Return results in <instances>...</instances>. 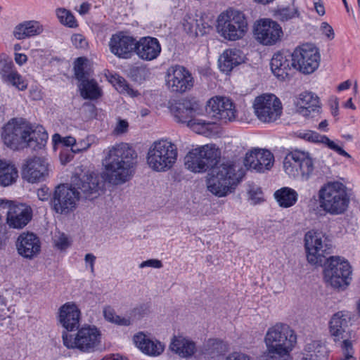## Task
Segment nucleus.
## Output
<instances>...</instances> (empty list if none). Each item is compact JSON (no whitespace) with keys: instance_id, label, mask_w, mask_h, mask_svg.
I'll use <instances>...</instances> for the list:
<instances>
[{"instance_id":"f257e3e1","label":"nucleus","mask_w":360,"mask_h":360,"mask_svg":"<svg viewBox=\"0 0 360 360\" xmlns=\"http://www.w3.org/2000/svg\"><path fill=\"white\" fill-rule=\"evenodd\" d=\"M103 165L105 179L114 185L128 181L134 175L137 153L127 143H120L108 147L105 151Z\"/></svg>"},{"instance_id":"f03ea898","label":"nucleus","mask_w":360,"mask_h":360,"mask_svg":"<svg viewBox=\"0 0 360 360\" xmlns=\"http://www.w3.org/2000/svg\"><path fill=\"white\" fill-rule=\"evenodd\" d=\"M242 179L231 161L222 162L213 168L207 181V190L218 197H224L234 191Z\"/></svg>"},{"instance_id":"7ed1b4c3","label":"nucleus","mask_w":360,"mask_h":360,"mask_svg":"<svg viewBox=\"0 0 360 360\" xmlns=\"http://www.w3.org/2000/svg\"><path fill=\"white\" fill-rule=\"evenodd\" d=\"M318 196L320 207L331 215L345 213L350 202L347 187L339 181L324 184L319 191Z\"/></svg>"},{"instance_id":"20e7f679","label":"nucleus","mask_w":360,"mask_h":360,"mask_svg":"<svg viewBox=\"0 0 360 360\" xmlns=\"http://www.w3.org/2000/svg\"><path fill=\"white\" fill-rule=\"evenodd\" d=\"M171 111L176 122L186 124L198 134L208 135L212 131L213 122L202 118L201 110L189 100L182 99L176 102Z\"/></svg>"},{"instance_id":"39448f33","label":"nucleus","mask_w":360,"mask_h":360,"mask_svg":"<svg viewBox=\"0 0 360 360\" xmlns=\"http://www.w3.org/2000/svg\"><path fill=\"white\" fill-rule=\"evenodd\" d=\"M177 158L176 145L168 139H160L150 146L146 155V162L153 171L165 172L173 168Z\"/></svg>"},{"instance_id":"423d86ee","label":"nucleus","mask_w":360,"mask_h":360,"mask_svg":"<svg viewBox=\"0 0 360 360\" xmlns=\"http://www.w3.org/2000/svg\"><path fill=\"white\" fill-rule=\"evenodd\" d=\"M264 342L267 354L291 352L297 342V335L289 325L278 322L267 329Z\"/></svg>"},{"instance_id":"0eeeda50","label":"nucleus","mask_w":360,"mask_h":360,"mask_svg":"<svg viewBox=\"0 0 360 360\" xmlns=\"http://www.w3.org/2000/svg\"><path fill=\"white\" fill-rule=\"evenodd\" d=\"M323 278L332 288L345 290L352 280L350 264L340 257H330L324 262Z\"/></svg>"},{"instance_id":"6e6552de","label":"nucleus","mask_w":360,"mask_h":360,"mask_svg":"<svg viewBox=\"0 0 360 360\" xmlns=\"http://www.w3.org/2000/svg\"><path fill=\"white\" fill-rule=\"evenodd\" d=\"M283 163L284 171L288 175L294 178L300 176L304 181L309 180L315 169L311 154L299 149L289 152Z\"/></svg>"},{"instance_id":"1a4fd4ad","label":"nucleus","mask_w":360,"mask_h":360,"mask_svg":"<svg viewBox=\"0 0 360 360\" xmlns=\"http://www.w3.org/2000/svg\"><path fill=\"white\" fill-rule=\"evenodd\" d=\"M220 151L212 145H205L188 151L184 158L185 167L195 173L213 168L219 162Z\"/></svg>"},{"instance_id":"9d476101","label":"nucleus","mask_w":360,"mask_h":360,"mask_svg":"<svg viewBox=\"0 0 360 360\" xmlns=\"http://www.w3.org/2000/svg\"><path fill=\"white\" fill-rule=\"evenodd\" d=\"M101 334L95 326L81 328L73 338L72 335L63 333L64 345L69 349L77 348L85 352H91L97 349L101 343Z\"/></svg>"},{"instance_id":"9b49d317","label":"nucleus","mask_w":360,"mask_h":360,"mask_svg":"<svg viewBox=\"0 0 360 360\" xmlns=\"http://www.w3.org/2000/svg\"><path fill=\"white\" fill-rule=\"evenodd\" d=\"M252 106L255 115L264 123L276 122L283 112L280 99L273 94H262L257 96Z\"/></svg>"},{"instance_id":"f8f14e48","label":"nucleus","mask_w":360,"mask_h":360,"mask_svg":"<svg viewBox=\"0 0 360 360\" xmlns=\"http://www.w3.org/2000/svg\"><path fill=\"white\" fill-rule=\"evenodd\" d=\"M291 56L293 68L305 75L313 73L320 64L319 49L311 44H304L297 46L291 53Z\"/></svg>"},{"instance_id":"ddd939ff","label":"nucleus","mask_w":360,"mask_h":360,"mask_svg":"<svg viewBox=\"0 0 360 360\" xmlns=\"http://www.w3.org/2000/svg\"><path fill=\"white\" fill-rule=\"evenodd\" d=\"M304 246L307 261L314 265L321 266L326 255L330 254V245L321 233L313 230L307 232L304 236Z\"/></svg>"},{"instance_id":"4468645a","label":"nucleus","mask_w":360,"mask_h":360,"mask_svg":"<svg viewBox=\"0 0 360 360\" xmlns=\"http://www.w3.org/2000/svg\"><path fill=\"white\" fill-rule=\"evenodd\" d=\"M80 193L75 188L64 184L58 186L53 193V206L57 213L67 214L73 212L80 198Z\"/></svg>"},{"instance_id":"2eb2a0df","label":"nucleus","mask_w":360,"mask_h":360,"mask_svg":"<svg viewBox=\"0 0 360 360\" xmlns=\"http://www.w3.org/2000/svg\"><path fill=\"white\" fill-rule=\"evenodd\" d=\"M206 111L211 117L224 122L234 121L237 117L234 103L226 97L216 96L210 98Z\"/></svg>"},{"instance_id":"dca6fc26","label":"nucleus","mask_w":360,"mask_h":360,"mask_svg":"<svg viewBox=\"0 0 360 360\" xmlns=\"http://www.w3.org/2000/svg\"><path fill=\"white\" fill-rule=\"evenodd\" d=\"M27 122L22 119L13 118L3 128L1 136L4 143L11 148L16 149L24 144L27 133Z\"/></svg>"},{"instance_id":"f3484780","label":"nucleus","mask_w":360,"mask_h":360,"mask_svg":"<svg viewBox=\"0 0 360 360\" xmlns=\"http://www.w3.org/2000/svg\"><path fill=\"white\" fill-rule=\"evenodd\" d=\"M136 39L124 32H119L112 34L110 41V52L120 58H131L135 53Z\"/></svg>"},{"instance_id":"a211bd4d","label":"nucleus","mask_w":360,"mask_h":360,"mask_svg":"<svg viewBox=\"0 0 360 360\" xmlns=\"http://www.w3.org/2000/svg\"><path fill=\"white\" fill-rule=\"evenodd\" d=\"M193 78L184 67L175 65L168 70L167 84L172 91L184 93L193 86Z\"/></svg>"},{"instance_id":"6ab92c4d","label":"nucleus","mask_w":360,"mask_h":360,"mask_svg":"<svg viewBox=\"0 0 360 360\" xmlns=\"http://www.w3.org/2000/svg\"><path fill=\"white\" fill-rule=\"evenodd\" d=\"M49 164L42 157L28 158L22 167V176L30 183L44 181L49 176Z\"/></svg>"},{"instance_id":"aec40b11","label":"nucleus","mask_w":360,"mask_h":360,"mask_svg":"<svg viewBox=\"0 0 360 360\" xmlns=\"http://www.w3.org/2000/svg\"><path fill=\"white\" fill-rule=\"evenodd\" d=\"M274 157L268 150L255 148L246 153L244 165L248 169L264 172L274 165Z\"/></svg>"},{"instance_id":"412c9836","label":"nucleus","mask_w":360,"mask_h":360,"mask_svg":"<svg viewBox=\"0 0 360 360\" xmlns=\"http://www.w3.org/2000/svg\"><path fill=\"white\" fill-rule=\"evenodd\" d=\"M253 36L263 46H273L280 41L283 32L280 24H255Z\"/></svg>"},{"instance_id":"4be33fe9","label":"nucleus","mask_w":360,"mask_h":360,"mask_svg":"<svg viewBox=\"0 0 360 360\" xmlns=\"http://www.w3.org/2000/svg\"><path fill=\"white\" fill-rule=\"evenodd\" d=\"M17 252L23 258L32 259L41 251V242L39 237L30 232H23L17 238Z\"/></svg>"},{"instance_id":"5701e85b","label":"nucleus","mask_w":360,"mask_h":360,"mask_svg":"<svg viewBox=\"0 0 360 360\" xmlns=\"http://www.w3.org/2000/svg\"><path fill=\"white\" fill-rule=\"evenodd\" d=\"M160 52V44L155 37H143L136 41L135 53L143 60H153L158 57Z\"/></svg>"},{"instance_id":"b1692460","label":"nucleus","mask_w":360,"mask_h":360,"mask_svg":"<svg viewBox=\"0 0 360 360\" xmlns=\"http://www.w3.org/2000/svg\"><path fill=\"white\" fill-rule=\"evenodd\" d=\"M271 69L273 74L280 80H285L292 70V56L288 52L278 51L271 60Z\"/></svg>"},{"instance_id":"393cba45","label":"nucleus","mask_w":360,"mask_h":360,"mask_svg":"<svg viewBox=\"0 0 360 360\" xmlns=\"http://www.w3.org/2000/svg\"><path fill=\"white\" fill-rule=\"evenodd\" d=\"M31 219L32 210L29 206L20 204L9 207L7 223L10 227L22 229L28 224Z\"/></svg>"},{"instance_id":"a878e982","label":"nucleus","mask_w":360,"mask_h":360,"mask_svg":"<svg viewBox=\"0 0 360 360\" xmlns=\"http://www.w3.org/2000/svg\"><path fill=\"white\" fill-rule=\"evenodd\" d=\"M103 186L100 181L99 176L96 174H85L77 183V189L83 193L86 199L94 200L100 195V191Z\"/></svg>"},{"instance_id":"bb28decb","label":"nucleus","mask_w":360,"mask_h":360,"mask_svg":"<svg viewBox=\"0 0 360 360\" xmlns=\"http://www.w3.org/2000/svg\"><path fill=\"white\" fill-rule=\"evenodd\" d=\"M80 311L73 303H66L60 308L59 321L69 331L78 328Z\"/></svg>"},{"instance_id":"cd10ccee","label":"nucleus","mask_w":360,"mask_h":360,"mask_svg":"<svg viewBox=\"0 0 360 360\" xmlns=\"http://www.w3.org/2000/svg\"><path fill=\"white\" fill-rule=\"evenodd\" d=\"M27 133L24 144L33 150L41 149L48 139V134L41 125L33 126L27 122Z\"/></svg>"},{"instance_id":"c85d7f7f","label":"nucleus","mask_w":360,"mask_h":360,"mask_svg":"<svg viewBox=\"0 0 360 360\" xmlns=\"http://www.w3.org/2000/svg\"><path fill=\"white\" fill-rule=\"evenodd\" d=\"M349 321L350 316L348 312L338 311L333 316L329 323V330L335 341L346 338L345 333Z\"/></svg>"},{"instance_id":"c756f323","label":"nucleus","mask_w":360,"mask_h":360,"mask_svg":"<svg viewBox=\"0 0 360 360\" xmlns=\"http://www.w3.org/2000/svg\"><path fill=\"white\" fill-rule=\"evenodd\" d=\"M133 340L137 347L148 355L158 356L164 350V345L160 342L151 340L143 333L135 335Z\"/></svg>"},{"instance_id":"7c9ffc66","label":"nucleus","mask_w":360,"mask_h":360,"mask_svg":"<svg viewBox=\"0 0 360 360\" xmlns=\"http://www.w3.org/2000/svg\"><path fill=\"white\" fill-rule=\"evenodd\" d=\"M297 106L300 114L309 116L311 112L319 111V98L311 92H303L299 95Z\"/></svg>"},{"instance_id":"2f4dec72","label":"nucleus","mask_w":360,"mask_h":360,"mask_svg":"<svg viewBox=\"0 0 360 360\" xmlns=\"http://www.w3.org/2000/svg\"><path fill=\"white\" fill-rule=\"evenodd\" d=\"M298 136L309 141L314 143H322L327 146L328 148L334 150L342 156L348 158L351 157L345 150H343L340 146L337 145L334 141L329 139V138L325 135H321L317 132L308 131L300 132Z\"/></svg>"},{"instance_id":"473e14b6","label":"nucleus","mask_w":360,"mask_h":360,"mask_svg":"<svg viewBox=\"0 0 360 360\" xmlns=\"http://www.w3.org/2000/svg\"><path fill=\"white\" fill-rule=\"evenodd\" d=\"M248 24H217V30L224 39L236 41L241 39L248 31Z\"/></svg>"},{"instance_id":"72a5a7b5","label":"nucleus","mask_w":360,"mask_h":360,"mask_svg":"<svg viewBox=\"0 0 360 360\" xmlns=\"http://www.w3.org/2000/svg\"><path fill=\"white\" fill-rule=\"evenodd\" d=\"M242 61L240 51L236 49H230L225 50L220 56L219 65L222 72L229 73Z\"/></svg>"},{"instance_id":"f704fd0d","label":"nucleus","mask_w":360,"mask_h":360,"mask_svg":"<svg viewBox=\"0 0 360 360\" xmlns=\"http://www.w3.org/2000/svg\"><path fill=\"white\" fill-rule=\"evenodd\" d=\"M169 347L176 354L185 358L191 356L196 350L195 345L193 341L181 336H174Z\"/></svg>"},{"instance_id":"c9c22d12","label":"nucleus","mask_w":360,"mask_h":360,"mask_svg":"<svg viewBox=\"0 0 360 360\" xmlns=\"http://www.w3.org/2000/svg\"><path fill=\"white\" fill-rule=\"evenodd\" d=\"M78 87L84 99L97 100L102 96V89L94 79H85L79 82Z\"/></svg>"},{"instance_id":"e433bc0d","label":"nucleus","mask_w":360,"mask_h":360,"mask_svg":"<svg viewBox=\"0 0 360 360\" xmlns=\"http://www.w3.org/2000/svg\"><path fill=\"white\" fill-rule=\"evenodd\" d=\"M305 353L302 360H327L328 349L324 343L321 341H312L304 348Z\"/></svg>"},{"instance_id":"4c0bfd02","label":"nucleus","mask_w":360,"mask_h":360,"mask_svg":"<svg viewBox=\"0 0 360 360\" xmlns=\"http://www.w3.org/2000/svg\"><path fill=\"white\" fill-rule=\"evenodd\" d=\"M229 349L228 345L219 339H209L202 347V354L210 358L224 354Z\"/></svg>"},{"instance_id":"58836bf2","label":"nucleus","mask_w":360,"mask_h":360,"mask_svg":"<svg viewBox=\"0 0 360 360\" xmlns=\"http://www.w3.org/2000/svg\"><path fill=\"white\" fill-rule=\"evenodd\" d=\"M18 177L17 168L11 162L0 160V185L8 186Z\"/></svg>"},{"instance_id":"ea45409f","label":"nucleus","mask_w":360,"mask_h":360,"mask_svg":"<svg viewBox=\"0 0 360 360\" xmlns=\"http://www.w3.org/2000/svg\"><path fill=\"white\" fill-rule=\"evenodd\" d=\"M274 197L282 207H290L294 205L298 199V193L289 187H283L274 193Z\"/></svg>"},{"instance_id":"a19ab883","label":"nucleus","mask_w":360,"mask_h":360,"mask_svg":"<svg viewBox=\"0 0 360 360\" xmlns=\"http://www.w3.org/2000/svg\"><path fill=\"white\" fill-rule=\"evenodd\" d=\"M43 32V27L40 24H18L13 32V34L18 39L39 34Z\"/></svg>"},{"instance_id":"79ce46f5","label":"nucleus","mask_w":360,"mask_h":360,"mask_svg":"<svg viewBox=\"0 0 360 360\" xmlns=\"http://www.w3.org/2000/svg\"><path fill=\"white\" fill-rule=\"evenodd\" d=\"M246 17L243 11L233 7H229L221 12L216 22H245Z\"/></svg>"},{"instance_id":"37998d69","label":"nucleus","mask_w":360,"mask_h":360,"mask_svg":"<svg viewBox=\"0 0 360 360\" xmlns=\"http://www.w3.org/2000/svg\"><path fill=\"white\" fill-rule=\"evenodd\" d=\"M103 314L105 319L110 323L122 326H129L131 325V320L129 319L117 315L114 308L110 305L103 307Z\"/></svg>"},{"instance_id":"c03bdc74","label":"nucleus","mask_w":360,"mask_h":360,"mask_svg":"<svg viewBox=\"0 0 360 360\" xmlns=\"http://www.w3.org/2000/svg\"><path fill=\"white\" fill-rule=\"evenodd\" d=\"M274 17L281 21H288L299 17L300 13L294 5L278 7L274 11Z\"/></svg>"},{"instance_id":"a18cd8bd","label":"nucleus","mask_w":360,"mask_h":360,"mask_svg":"<svg viewBox=\"0 0 360 360\" xmlns=\"http://www.w3.org/2000/svg\"><path fill=\"white\" fill-rule=\"evenodd\" d=\"M110 82L121 94H127L131 97H135L139 94L136 91L130 86L124 78L118 75H113Z\"/></svg>"},{"instance_id":"49530a36","label":"nucleus","mask_w":360,"mask_h":360,"mask_svg":"<svg viewBox=\"0 0 360 360\" xmlns=\"http://www.w3.org/2000/svg\"><path fill=\"white\" fill-rule=\"evenodd\" d=\"M184 30L193 37L203 36L210 30L208 24H183Z\"/></svg>"},{"instance_id":"de8ad7c7","label":"nucleus","mask_w":360,"mask_h":360,"mask_svg":"<svg viewBox=\"0 0 360 360\" xmlns=\"http://www.w3.org/2000/svg\"><path fill=\"white\" fill-rule=\"evenodd\" d=\"M6 82H8L20 91L25 90L28 85L27 80L25 79L17 70L13 72V74H11Z\"/></svg>"},{"instance_id":"09e8293b","label":"nucleus","mask_w":360,"mask_h":360,"mask_svg":"<svg viewBox=\"0 0 360 360\" xmlns=\"http://www.w3.org/2000/svg\"><path fill=\"white\" fill-rule=\"evenodd\" d=\"M85 62H86V59L84 58L80 57L76 60L75 63V67H74L75 75L76 79L79 81V82L89 77V73L84 70V66Z\"/></svg>"},{"instance_id":"8fccbe9b","label":"nucleus","mask_w":360,"mask_h":360,"mask_svg":"<svg viewBox=\"0 0 360 360\" xmlns=\"http://www.w3.org/2000/svg\"><path fill=\"white\" fill-rule=\"evenodd\" d=\"M148 307L146 304H141L130 311L127 319L131 320V324L137 320L141 319L148 313Z\"/></svg>"},{"instance_id":"3c124183","label":"nucleus","mask_w":360,"mask_h":360,"mask_svg":"<svg viewBox=\"0 0 360 360\" xmlns=\"http://www.w3.org/2000/svg\"><path fill=\"white\" fill-rule=\"evenodd\" d=\"M53 243L55 247L60 250H66L70 245L68 237L65 233L60 232L54 235Z\"/></svg>"},{"instance_id":"603ef678","label":"nucleus","mask_w":360,"mask_h":360,"mask_svg":"<svg viewBox=\"0 0 360 360\" xmlns=\"http://www.w3.org/2000/svg\"><path fill=\"white\" fill-rule=\"evenodd\" d=\"M56 14L60 22H77L72 12L66 8H57Z\"/></svg>"},{"instance_id":"864d4df0","label":"nucleus","mask_w":360,"mask_h":360,"mask_svg":"<svg viewBox=\"0 0 360 360\" xmlns=\"http://www.w3.org/2000/svg\"><path fill=\"white\" fill-rule=\"evenodd\" d=\"M53 142L54 144L62 143L65 146H70L71 150L73 153V146L76 143V139L72 136L63 137L59 134H55L52 137Z\"/></svg>"},{"instance_id":"5fc2aeb1","label":"nucleus","mask_w":360,"mask_h":360,"mask_svg":"<svg viewBox=\"0 0 360 360\" xmlns=\"http://www.w3.org/2000/svg\"><path fill=\"white\" fill-rule=\"evenodd\" d=\"M15 71L16 70H15L14 65L12 61H0V73L5 82L8 79V76Z\"/></svg>"},{"instance_id":"6e6d98bb","label":"nucleus","mask_w":360,"mask_h":360,"mask_svg":"<svg viewBox=\"0 0 360 360\" xmlns=\"http://www.w3.org/2000/svg\"><path fill=\"white\" fill-rule=\"evenodd\" d=\"M91 146V143L88 139H82L77 141L75 145L73 146V153H79L83 151H86Z\"/></svg>"},{"instance_id":"4d7b16f0","label":"nucleus","mask_w":360,"mask_h":360,"mask_svg":"<svg viewBox=\"0 0 360 360\" xmlns=\"http://www.w3.org/2000/svg\"><path fill=\"white\" fill-rule=\"evenodd\" d=\"M291 352L267 354L265 352V360H292Z\"/></svg>"},{"instance_id":"13d9d810","label":"nucleus","mask_w":360,"mask_h":360,"mask_svg":"<svg viewBox=\"0 0 360 360\" xmlns=\"http://www.w3.org/2000/svg\"><path fill=\"white\" fill-rule=\"evenodd\" d=\"M163 266L162 263L160 260L157 259H150L143 261L139 264V268L143 269L145 267H152L155 269H160Z\"/></svg>"},{"instance_id":"bf43d9fd","label":"nucleus","mask_w":360,"mask_h":360,"mask_svg":"<svg viewBox=\"0 0 360 360\" xmlns=\"http://www.w3.org/2000/svg\"><path fill=\"white\" fill-rule=\"evenodd\" d=\"M320 32L325 35L328 39L332 40L335 37V32L329 24H323L321 26Z\"/></svg>"},{"instance_id":"052dcab7","label":"nucleus","mask_w":360,"mask_h":360,"mask_svg":"<svg viewBox=\"0 0 360 360\" xmlns=\"http://www.w3.org/2000/svg\"><path fill=\"white\" fill-rule=\"evenodd\" d=\"M72 44L77 47V48H84L86 46L87 43L85 40L84 37L79 34L72 35Z\"/></svg>"},{"instance_id":"680f3d73","label":"nucleus","mask_w":360,"mask_h":360,"mask_svg":"<svg viewBox=\"0 0 360 360\" xmlns=\"http://www.w3.org/2000/svg\"><path fill=\"white\" fill-rule=\"evenodd\" d=\"M128 127L129 124L126 120H120L115 128L114 131L117 134H123L127 131Z\"/></svg>"},{"instance_id":"e2e57ef3","label":"nucleus","mask_w":360,"mask_h":360,"mask_svg":"<svg viewBox=\"0 0 360 360\" xmlns=\"http://www.w3.org/2000/svg\"><path fill=\"white\" fill-rule=\"evenodd\" d=\"M225 360H250V358L243 353L234 352L226 356Z\"/></svg>"},{"instance_id":"0e129e2a","label":"nucleus","mask_w":360,"mask_h":360,"mask_svg":"<svg viewBox=\"0 0 360 360\" xmlns=\"http://www.w3.org/2000/svg\"><path fill=\"white\" fill-rule=\"evenodd\" d=\"M38 198L41 200H47L50 197L49 189L47 187H43L37 190V192Z\"/></svg>"},{"instance_id":"69168bd1","label":"nucleus","mask_w":360,"mask_h":360,"mask_svg":"<svg viewBox=\"0 0 360 360\" xmlns=\"http://www.w3.org/2000/svg\"><path fill=\"white\" fill-rule=\"evenodd\" d=\"M84 260L86 263L89 264L91 271L94 273L96 257L91 253H88L85 255Z\"/></svg>"},{"instance_id":"338daca9","label":"nucleus","mask_w":360,"mask_h":360,"mask_svg":"<svg viewBox=\"0 0 360 360\" xmlns=\"http://www.w3.org/2000/svg\"><path fill=\"white\" fill-rule=\"evenodd\" d=\"M15 61L17 64L22 65L25 64L27 60V57L24 53H15Z\"/></svg>"},{"instance_id":"774afa93","label":"nucleus","mask_w":360,"mask_h":360,"mask_svg":"<svg viewBox=\"0 0 360 360\" xmlns=\"http://www.w3.org/2000/svg\"><path fill=\"white\" fill-rule=\"evenodd\" d=\"M90 9V4L88 2H83L80 6L79 9L78 10V12L81 15L86 14L89 12Z\"/></svg>"}]
</instances>
